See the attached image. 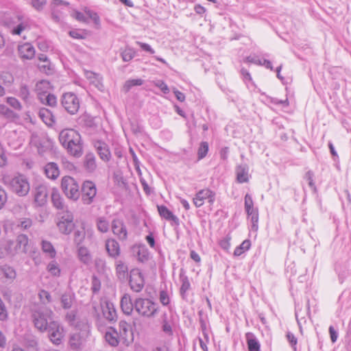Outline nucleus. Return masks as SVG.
Wrapping results in <instances>:
<instances>
[{
  "label": "nucleus",
  "mask_w": 351,
  "mask_h": 351,
  "mask_svg": "<svg viewBox=\"0 0 351 351\" xmlns=\"http://www.w3.org/2000/svg\"><path fill=\"white\" fill-rule=\"evenodd\" d=\"M59 141L67 152L75 157H80L83 152L80 134L73 129L62 130L59 134Z\"/></svg>",
  "instance_id": "1"
},
{
  "label": "nucleus",
  "mask_w": 351,
  "mask_h": 351,
  "mask_svg": "<svg viewBox=\"0 0 351 351\" xmlns=\"http://www.w3.org/2000/svg\"><path fill=\"white\" fill-rule=\"evenodd\" d=\"M31 313L35 328L42 332L47 330L51 322H54L53 320V311L45 306L34 305L31 310Z\"/></svg>",
  "instance_id": "2"
},
{
  "label": "nucleus",
  "mask_w": 351,
  "mask_h": 351,
  "mask_svg": "<svg viewBox=\"0 0 351 351\" xmlns=\"http://www.w3.org/2000/svg\"><path fill=\"white\" fill-rule=\"evenodd\" d=\"M4 184L19 196H25L29 191V184L27 179L22 176L12 178L9 176H4L2 178Z\"/></svg>",
  "instance_id": "3"
},
{
  "label": "nucleus",
  "mask_w": 351,
  "mask_h": 351,
  "mask_svg": "<svg viewBox=\"0 0 351 351\" xmlns=\"http://www.w3.org/2000/svg\"><path fill=\"white\" fill-rule=\"evenodd\" d=\"M134 310L141 316L151 317L156 315L158 307L152 300L139 298L134 301Z\"/></svg>",
  "instance_id": "4"
},
{
  "label": "nucleus",
  "mask_w": 351,
  "mask_h": 351,
  "mask_svg": "<svg viewBox=\"0 0 351 351\" xmlns=\"http://www.w3.org/2000/svg\"><path fill=\"white\" fill-rule=\"evenodd\" d=\"M61 189L69 199L76 201L80 196V186L77 182L71 176H64L62 178Z\"/></svg>",
  "instance_id": "5"
},
{
  "label": "nucleus",
  "mask_w": 351,
  "mask_h": 351,
  "mask_svg": "<svg viewBox=\"0 0 351 351\" xmlns=\"http://www.w3.org/2000/svg\"><path fill=\"white\" fill-rule=\"evenodd\" d=\"M61 104L68 113L75 114L80 109V101L75 93L69 92L62 95Z\"/></svg>",
  "instance_id": "6"
},
{
  "label": "nucleus",
  "mask_w": 351,
  "mask_h": 351,
  "mask_svg": "<svg viewBox=\"0 0 351 351\" xmlns=\"http://www.w3.org/2000/svg\"><path fill=\"white\" fill-rule=\"evenodd\" d=\"M97 194L95 183L91 181H84L82 186V201L84 204L89 205L93 203Z\"/></svg>",
  "instance_id": "7"
},
{
  "label": "nucleus",
  "mask_w": 351,
  "mask_h": 351,
  "mask_svg": "<svg viewBox=\"0 0 351 351\" xmlns=\"http://www.w3.org/2000/svg\"><path fill=\"white\" fill-rule=\"evenodd\" d=\"M118 334L121 341L128 345L133 341L134 335L131 326L125 321H121L119 324Z\"/></svg>",
  "instance_id": "8"
},
{
  "label": "nucleus",
  "mask_w": 351,
  "mask_h": 351,
  "mask_svg": "<svg viewBox=\"0 0 351 351\" xmlns=\"http://www.w3.org/2000/svg\"><path fill=\"white\" fill-rule=\"evenodd\" d=\"M51 341L55 345H60L62 343L63 329L57 322H51L47 329Z\"/></svg>",
  "instance_id": "9"
},
{
  "label": "nucleus",
  "mask_w": 351,
  "mask_h": 351,
  "mask_svg": "<svg viewBox=\"0 0 351 351\" xmlns=\"http://www.w3.org/2000/svg\"><path fill=\"white\" fill-rule=\"evenodd\" d=\"M145 280L142 273L138 269L130 271V285L135 292H140L144 287Z\"/></svg>",
  "instance_id": "10"
},
{
  "label": "nucleus",
  "mask_w": 351,
  "mask_h": 351,
  "mask_svg": "<svg viewBox=\"0 0 351 351\" xmlns=\"http://www.w3.org/2000/svg\"><path fill=\"white\" fill-rule=\"evenodd\" d=\"M16 278V271L15 269L8 265L4 264L0 266V280L4 284L12 283Z\"/></svg>",
  "instance_id": "11"
},
{
  "label": "nucleus",
  "mask_w": 351,
  "mask_h": 351,
  "mask_svg": "<svg viewBox=\"0 0 351 351\" xmlns=\"http://www.w3.org/2000/svg\"><path fill=\"white\" fill-rule=\"evenodd\" d=\"M215 193L208 189L200 190L197 192L193 198V204L196 207H200L204 204V200L208 199L210 204H213L215 201Z\"/></svg>",
  "instance_id": "12"
},
{
  "label": "nucleus",
  "mask_w": 351,
  "mask_h": 351,
  "mask_svg": "<svg viewBox=\"0 0 351 351\" xmlns=\"http://www.w3.org/2000/svg\"><path fill=\"white\" fill-rule=\"evenodd\" d=\"M34 202L38 206H44L47 200L48 191L44 184L37 185L34 191Z\"/></svg>",
  "instance_id": "13"
},
{
  "label": "nucleus",
  "mask_w": 351,
  "mask_h": 351,
  "mask_svg": "<svg viewBox=\"0 0 351 351\" xmlns=\"http://www.w3.org/2000/svg\"><path fill=\"white\" fill-rule=\"evenodd\" d=\"M112 230L119 239L125 241L128 238V231L123 221L119 219H114L112 221Z\"/></svg>",
  "instance_id": "14"
},
{
  "label": "nucleus",
  "mask_w": 351,
  "mask_h": 351,
  "mask_svg": "<svg viewBox=\"0 0 351 351\" xmlns=\"http://www.w3.org/2000/svg\"><path fill=\"white\" fill-rule=\"evenodd\" d=\"M104 317L109 322H115L117 319V314L112 302L104 301L101 304Z\"/></svg>",
  "instance_id": "15"
},
{
  "label": "nucleus",
  "mask_w": 351,
  "mask_h": 351,
  "mask_svg": "<svg viewBox=\"0 0 351 351\" xmlns=\"http://www.w3.org/2000/svg\"><path fill=\"white\" fill-rule=\"evenodd\" d=\"M18 52L19 56L23 59L31 60L35 56V49L29 43L19 45Z\"/></svg>",
  "instance_id": "16"
},
{
  "label": "nucleus",
  "mask_w": 351,
  "mask_h": 351,
  "mask_svg": "<svg viewBox=\"0 0 351 351\" xmlns=\"http://www.w3.org/2000/svg\"><path fill=\"white\" fill-rule=\"evenodd\" d=\"M94 145L102 160L108 162L110 160L111 154L106 143L101 141H97L95 143Z\"/></svg>",
  "instance_id": "17"
},
{
  "label": "nucleus",
  "mask_w": 351,
  "mask_h": 351,
  "mask_svg": "<svg viewBox=\"0 0 351 351\" xmlns=\"http://www.w3.org/2000/svg\"><path fill=\"white\" fill-rule=\"evenodd\" d=\"M106 341L113 347H116L119 345V342H121L117 329L110 327L108 328L107 332L105 334Z\"/></svg>",
  "instance_id": "18"
},
{
  "label": "nucleus",
  "mask_w": 351,
  "mask_h": 351,
  "mask_svg": "<svg viewBox=\"0 0 351 351\" xmlns=\"http://www.w3.org/2000/svg\"><path fill=\"white\" fill-rule=\"evenodd\" d=\"M15 243L13 240L9 239L5 241L3 244L4 252H0V258H3L5 256H14L18 254L17 250L15 247Z\"/></svg>",
  "instance_id": "19"
},
{
  "label": "nucleus",
  "mask_w": 351,
  "mask_h": 351,
  "mask_svg": "<svg viewBox=\"0 0 351 351\" xmlns=\"http://www.w3.org/2000/svg\"><path fill=\"white\" fill-rule=\"evenodd\" d=\"M121 308L122 311L125 315H131L134 309V302H132L130 296L128 294H125L121 300Z\"/></svg>",
  "instance_id": "20"
},
{
  "label": "nucleus",
  "mask_w": 351,
  "mask_h": 351,
  "mask_svg": "<svg viewBox=\"0 0 351 351\" xmlns=\"http://www.w3.org/2000/svg\"><path fill=\"white\" fill-rule=\"evenodd\" d=\"M38 99L42 104L51 107H54L57 104V98L53 94L46 92L38 93Z\"/></svg>",
  "instance_id": "21"
},
{
  "label": "nucleus",
  "mask_w": 351,
  "mask_h": 351,
  "mask_svg": "<svg viewBox=\"0 0 351 351\" xmlns=\"http://www.w3.org/2000/svg\"><path fill=\"white\" fill-rule=\"evenodd\" d=\"M106 248L111 257L115 258L120 254L119 245L118 242L113 239H109L106 241Z\"/></svg>",
  "instance_id": "22"
},
{
  "label": "nucleus",
  "mask_w": 351,
  "mask_h": 351,
  "mask_svg": "<svg viewBox=\"0 0 351 351\" xmlns=\"http://www.w3.org/2000/svg\"><path fill=\"white\" fill-rule=\"evenodd\" d=\"M248 166L241 165L236 168L237 180L239 183L247 182L249 180Z\"/></svg>",
  "instance_id": "23"
},
{
  "label": "nucleus",
  "mask_w": 351,
  "mask_h": 351,
  "mask_svg": "<svg viewBox=\"0 0 351 351\" xmlns=\"http://www.w3.org/2000/svg\"><path fill=\"white\" fill-rule=\"evenodd\" d=\"M15 243V247L19 253L21 250L23 253L27 252V245L29 243L28 237L26 234H21L16 237Z\"/></svg>",
  "instance_id": "24"
},
{
  "label": "nucleus",
  "mask_w": 351,
  "mask_h": 351,
  "mask_svg": "<svg viewBox=\"0 0 351 351\" xmlns=\"http://www.w3.org/2000/svg\"><path fill=\"white\" fill-rule=\"evenodd\" d=\"M38 115L42 121L47 125L51 126L55 123V117L47 108H42L39 110Z\"/></svg>",
  "instance_id": "25"
},
{
  "label": "nucleus",
  "mask_w": 351,
  "mask_h": 351,
  "mask_svg": "<svg viewBox=\"0 0 351 351\" xmlns=\"http://www.w3.org/2000/svg\"><path fill=\"white\" fill-rule=\"evenodd\" d=\"M44 170L46 176L51 180H56L60 175L58 166L55 162L47 163Z\"/></svg>",
  "instance_id": "26"
},
{
  "label": "nucleus",
  "mask_w": 351,
  "mask_h": 351,
  "mask_svg": "<svg viewBox=\"0 0 351 351\" xmlns=\"http://www.w3.org/2000/svg\"><path fill=\"white\" fill-rule=\"evenodd\" d=\"M84 341V338L80 332L72 334L69 338V345L73 350L81 349Z\"/></svg>",
  "instance_id": "27"
},
{
  "label": "nucleus",
  "mask_w": 351,
  "mask_h": 351,
  "mask_svg": "<svg viewBox=\"0 0 351 351\" xmlns=\"http://www.w3.org/2000/svg\"><path fill=\"white\" fill-rule=\"evenodd\" d=\"M158 210L160 215L167 221H171L175 224L179 223L178 218L173 214L165 206H158Z\"/></svg>",
  "instance_id": "28"
},
{
  "label": "nucleus",
  "mask_w": 351,
  "mask_h": 351,
  "mask_svg": "<svg viewBox=\"0 0 351 351\" xmlns=\"http://www.w3.org/2000/svg\"><path fill=\"white\" fill-rule=\"evenodd\" d=\"M133 250L136 253V257L139 262L145 263L149 259V253L145 245L134 247Z\"/></svg>",
  "instance_id": "29"
},
{
  "label": "nucleus",
  "mask_w": 351,
  "mask_h": 351,
  "mask_svg": "<svg viewBox=\"0 0 351 351\" xmlns=\"http://www.w3.org/2000/svg\"><path fill=\"white\" fill-rule=\"evenodd\" d=\"M84 167L88 172H93L97 168L96 158L93 153H88L84 157Z\"/></svg>",
  "instance_id": "30"
},
{
  "label": "nucleus",
  "mask_w": 351,
  "mask_h": 351,
  "mask_svg": "<svg viewBox=\"0 0 351 351\" xmlns=\"http://www.w3.org/2000/svg\"><path fill=\"white\" fill-rule=\"evenodd\" d=\"M116 271L117 277L121 280H125L128 278V266L122 261H117L116 263Z\"/></svg>",
  "instance_id": "31"
},
{
  "label": "nucleus",
  "mask_w": 351,
  "mask_h": 351,
  "mask_svg": "<svg viewBox=\"0 0 351 351\" xmlns=\"http://www.w3.org/2000/svg\"><path fill=\"white\" fill-rule=\"evenodd\" d=\"M51 202L54 207L58 210H64L66 208L64 203V199L57 190H53L51 193Z\"/></svg>",
  "instance_id": "32"
},
{
  "label": "nucleus",
  "mask_w": 351,
  "mask_h": 351,
  "mask_svg": "<svg viewBox=\"0 0 351 351\" xmlns=\"http://www.w3.org/2000/svg\"><path fill=\"white\" fill-rule=\"evenodd\" d=\"M246 339L249 351H260V343L252 333L247 332Z\"/></svg>",
  "instance_id": "33"
},
{
  "label": "nucleus",
  "mask_w": 351,
  "mask_h": 351,
  "mask_svg": "<svg viewBox=\"0 0 351 351\" xmlns=\"http://www.w3.org/2000/svg\"><path fill=\"white\" fill-rule=\"evenodd\" d=\"M96 226L97 230L102 233L108 232L110 229L109 221L105 217H99L97 218Z\"/></svg>",
  "instance_id": "34"
},
{
  "label": "nucleus",
  "mask_w": 351,
  "mask_h": 351,
  "mask_svg": "<svg viewBox=\"0 0 351 351\" xmlns=\"http://www.w3.org/2000/svg\"><path fill=\"white\" fill-rule=\"evenodd\" d=\"M74 298V295L71 293H65L62 294L60 299L62 308L64 309L71 308Z\"/></svg>",
  "instance_id": "35"
},
{
  "label": "nucleus",
  "mask_w": 351,
  "mask_h": 351,
  "mask_svg": "<svg viewBox=\"0 0 351 351\" xmlns=\"http://www.w3.org/2000/svg\"><path fill=\"white\" fill-rule=\"evenodd\" d=\"M78 258L83 263L88 265L90 263L91 256L88 250L85 247H80L78 249Z\"/></svg>",
  "instance_id": "36"
},
{
  "label": "nucleus",
  "mask_w": 351,
  "mask_h": 351,
  "mask_svg": "<svg viewBox=\"0 0 351 351\" xmlns=\"http://www.w3.org/2000/svg\"><path fill=\"white\" fill-rule=\"evenodd\" d=\"M57 226L58 227L59 230L65 234H69L71 232L74 228V223L73 222H68V221H59L57 223Z\"/></svg>",
  "instance_id": "37"
},
{
  "label": "nucleus",
  "mask_w": 351,
  "mask_h": 351,
  "mask_svg": "<svg viewBox=\"0 0 351 351\" xmlns=\"http://www.w3.org/2000/svg\"><path fill=\"white\" fill-rule=\"evenodd\" d=\"M41 247L43 252L47 254L50 258H54L56 256V250L49 241L43 240L41 243Z\"/></svg>",
  "instance_id": "38"
},
{
  "label": "nucleus",
  "mask_w": 351,
  "mask_h": 351,
  "mask_svg": "<svg viewBox=\"0 0 351 351\" xmlns=\"http://www.w3.org/2000/svg\"><path fill=\"white\" fill-rule=\"evenodd\" d=\"M245 62L254 63L258 65H263L271 71L274 69L271 62L268 60L264 59L261 60L248 56L245 58Z\"/></svg>",
  "instance_id": "39"
},
{
  "label": "nucleus",
  "mask_w": 351,
  "mask_h": 351,
  "mask_svg": "<svg viewBox=\"0 0 351 351\" xmlns=\"http://www.w3.org/2000/svg\"><path fill=\"white\" fill-rule=\"evenodd\" d=\"M144 81L141 79H132L127 80L123 86V90L124 92L128 93L133 86H141Z\"/></svg>",
  "instance_id": "40"
},
{
  "label": "nucleus",
  "mask_w": 351,
  "mask_h": 351,
  "mask_svg": "<svg viewBox=\"0 0 351 351\" xmlns=\"http://www.w3.org/2000/svg\"><path fill=\"white\" fill-rule=\"evenodd\" d=\"M251 243L250 240H245L242 242V243L236 249L234 252V255L237 256L242 254L244 252L248 250L250 247Z\"/></svg>",
  "instance_id": "41"
},
{
  "label": "nucleus",
  "mask_w": 351,
  "mask_h": 351,
  "mask_svg": "<svg viewBox=\"0 0 351 351\" xmlns=\"http://www.w3.org/2000/svg\"><path fill=\"white\" fill-rule=\"evenodd\" d=\"M135 54H136L135 51L130 47H126L121 53L122 60L124 62H129V61L132 60L134 58V57L135 56Z\"/></svg>",
  "instance_id": "42"
},
{
  "label": "nucleus",
  "mask_w": 351,
  "mask_h": 351,
  "mask_svg": "<svg viewBox=\"0 0 351 351\" xmlns=\"http://www.w3.org/2000/svg\"><path fill=\"white\" fill-rule=\"evenodd\" d=\"M254 203L252 197L249 194L245 196V208L247 215H252L254 211L257 210L253 208Z\"/></svg>",
  "instance_id": "43"
},
{
  "label": "nucleus",
  "mask_w": 351,
  "mask_h": 351,
  "mask_svg": "<svg viewBox=\"0 0 351 351\" xmlns=\"http://www.w3.org/2000/svg\"><path fill=\"white\" fill-rule=\"evenodd\" d=\"M0 114H3L7 118L15 119L18 115L4 104H0Z\"/></svg>",
  "instance_id": "44"
},
{
  "label": "nucleus",
  "mask_w": 351,
  "mask_h": 351,
  "mask_svg": "<svg viewBox=\"0 0 351 351\" xmlns=\"http://www.w3.org/2000/svg\"><path fill=\"white\" fill-rule=\"evenodd\" d=\"M60 210L61 211L58 213V215L60 216L59 221H63L65 222H73V215L71 212L67 210V208Z\"/></svg>",
  "instance_id": "45"
},
{
  "label": "nucleus",
  "mask_w": 351,
  "mask_h": 351,
  "mask_svg": "<svg viewBox=\"0 0 351 351\" xmlns=\"http://www.w3.org/2000/svg\"><path fill=\"white\" fill-rule=\"evenodd\" d=\"M47 269L51 275L54 276H59L60 274V269L59 267V265L54 261H51L48 264Z\"/></svg>",
  "instance_id": "46"
},
{
  "label": "nucleus",
  "mask_w": 351,
  "mask_h": 351,
  "mask_svg": "<svg viewBox=\"0 0 351 351\" xmlns=\"http://www.w3.org/2000/svg\"><path fill=\"white\" fill-rule=\"evenodd\" d=\"M39 299L42 303L41 305H45L51 301L50 293L45 290H40L38 293Z\"/></svg>",
  "instance_id": "47"
},
{
  "label": "nucleus",
  "mask_w": 351,
  "mask_h": 351,
  "mask_svg": "<svg viewBox=\"0 0 351 351\" xmlns=\"http://www.w3.org/2000/svg\"><path fill=\"white\" fill-rule=\"evenodd\" d=\"M208 151V143L207 142H202L198 148V152H197L198 159L201 160V159L204 158L206 156Z\"/></svg>",
  "instance_id": "48"
},
{
  "label": "nucleus",
  "mask_w": 351,
  "mask_h": 351,
  "mask_svg": "<svg viewBox=\"0 0 351 351\" xmlns=\"http://www.w3.org/2000/svg\"><path fill=\"white\" fill-rule=\"evenodd\" d=\"M77 319V313L74 311H71L68 312L65 315V320L71 326H77L76 324Z\"/></svg>",
  "instance_id": "49"
},
{
  "label": "nucleus",
  "mask_w": 351,
  "mask_h": 351,
  "mask_svg": "<svg viewBox=\"0 0 351 351\" xmlns=\"http://www.w3.org/2000/svg\"><path fill=\"white\" fill-rule=\"evenodd\" d=\"M6 101L11 107L16 110H21L22 109L21 103L15 97H8L6 98Z\"/></svg>",
  "instance_id": "50"
},
{
  "label": "nucleus",
  "mask_w": 351,
  "mask_h": 351,
  "mask_svg": "<svg viewBox=\"0 0 351 351\" xmlns=\"http://www.w3.org/2000/svg\"><path fill=\"white\" fill-rule=\"evenodd\" d=\"M19 95L23 101H29V91L27 86L23 85L20 87Z\"/></svg>",
  "instance_id": "51"
},
{
  "label": "nucleus",
  "mask_w": 351,
  "mask_h": 351,
  "mask_svg": "<svg viewBox=\"0 0 351 351\" xmlns=\"http://www.w3.org/2000/svg\"><path fill=\"white\" fill-rule=\"evenodd\" d=\"M32 220L29 218L21 219L18 224L22 230H27L32 226Z\"/></svg>",
  "instance_id": "52"
},
{
  "label": "nucleus",
  "mask_w": 351,
  "mask_h": 351,
  "mask_svg": "<svg viewBox=\"0 0 351 351\" xmlns=\"http://www.w3.org/2000/svg\"><path fill=\"white\" fill-rule=\"evenodd\" d=\"M190 282L188 280L187 277H183L182 278V285L180 287V294L184 297V295L186 293V292L190 288Z\"/></svg>",
  "instance_id": "53"
},
{
  "label": "nucleus",
  "mask_w": 351,
  "mask_h": 351,
  "mask_svg": "<svg viewBox=\"0 0 351 351\" xmlns=\"http://www.w3.org/2000/svg\"><path fill=\"white\" fill-rule=\"evenodd\" d=\"M8 317V313L5 304L0 298V321H5Z\"/></svg>",
  "instance_id": "54"
},
{
  "label": "nucleus",
  "mask_w": 351,
  "mask_h": 351,
  "mask_svg": "<svg viewBox=\"0 0 351 351\" xmlns=\"http://www.w3.org/2000/svg\"><path fill=\"white\" fill-rule=\"evenodd\" d=\"M162 328L163 332H165V333L169 334V335L172 334L171 325L167 321L166 314L163 315Z\"/></svg>",
  "instance_id": "55"
},
{
  "label": "nucleus",
  "mask_w": 351,
  "mask_h": 351,
  "mask_svg": "<svg viewBox=\"0 0 351 351\" xmlns=\"http://www.w3.org/2000/svg\"><path fill=\"white\" fill-rule=\"evenodd\" d=\"M47 3V0H31L32 6L36 10H42Z\"/></svg>",
  "instance_id": "56"
},
{
  "label": "nucleus",
  "mask_w": 351,
  "mask_h": 351,
  "mask_svg": "<svg viewBox=\"0 0 351 351\" xmlns=\"http://www.w3.org/2000/svg\"><path fill=\"white\" fill-rule=\"evenodd\" d=\"M38 60L40 62L47 63L46 65H40L39 66H40V69H43V70L45 71H46L47 70H50L51 69V68H50V62L48 60V58H47L46 55H45V54H39L38 56Z\"/></svg>",
  "instance_id": "57"
},
{
  "label": "nucleus",
  "mask_w": 351,
  "mask_h": 351,
  "mask_svg": "<svg viewBox=\"0 0 351 351\" xmlns=\"http://www.w3.org/2000/svg\"><path fill=\"white\" fill-rule=\"evenodd\" d=\"M314 174L313 171H308L306 173L304 178L308 181L309 186L313 190L316 191V186L313 181Z\"/></svg>",
  "instance_id": "58"
},
{
  "label": "nucleus",
  "mask_w": 351,
  "mask_h": 351,
  "mask_svg": "<svg viewBox=\"0 0 351 351\" xmlns=\"http://www.w3.org/2000/svg\"><path fill=\"white\" fill-rule=\"evenodd\" d=\"M251 216V222H252V229L254 231H257L258 230V210L254 211L252 215H249Z\"/></svg>",
  "instance_id": "59"
},
{
  "label": "nucleus",
  "mask_w": 351,
  "mask_h": 351,
  "mask_svg": "<svg viewBox=\"0 0 351 351\" xmlns=\"http://www.w3.org/2000/svg\"><path fill=\"white\" fill-rule=\"evenodd\" d=\"M85 12L88 15V16L94 21L96 25L99 26L100 19L98 14L96 12H93L90 10H85Z\"/></svg>",
  "instance_id": "60"
},
{
  "label": "nucleus",
  "mask_w": 351,
  "mask_h": 351,
  "mask_svg": "<svg viewBox=\"0 0 351 351\" xmlns=\"http://www.w3.org/2000/svg\"><path fill=\"white\" fill-rule=\"evenodd\" d=\"M86 77L90 80V83H96L98 82L99 75L94 72L90 71H86L84 72Z\"/></svg>",
  "instance_id": "61"
},
{
  "label": "nucleus",
  "mask_w": 351,
  "mask_h": 351,
  "mask_svg": "<svg viewBox=\"0 0 351 351\" xmlns=\"http://www.w3.org/2000/svg\"><path fill=\"white\" fill-rule=\"evenodd\" d=\"M160 302L164 305L166 306L169 304L170 300L169 295L167 291H160V296H159Z\"/></svg>",
  "instance_id": "62"
},
{
  "label": "nucleus",
  "mask_w": 351,
  "mask_h": 351,
  "mask_svg": "<svg viewBox=\"0 0 351 351\" xmlns=\"http://www.w3.org/2000/svg\"><path fill=\"white\" fill-rule=\"evenodd\" d=\"M8 199L6 191L0 186V210L3 207Z\"/></svg>",
  "instance_id": "63"
},
{
  "label": "nucleus",
  "mask_w": 351,
  "mask_h": 351,
  "mask_svg": "<svg viewBox=\"0 0 351 351\" xmlns=\"http://www.w3.org/2000/svg\"><path fill=\"white\" fill-rule=\"evenodd\" d=\"M130 152L132 156V160H133V162H134L135 169H136V171L138 172V173L139 175H141V171L140 167H139L140 162L138 161L136 155L135 154L134 150L132 148L130 149Z\"/></svg>",
  "instance_id": "64"
}]
</instances>
